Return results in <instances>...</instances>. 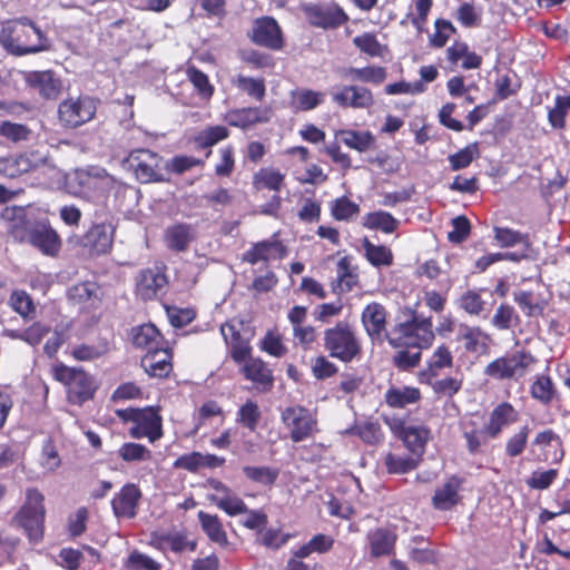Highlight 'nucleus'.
Here are the masks:
<instances>
[{
    "instance_id": "bf43d9fd",
    "label": "nucleus",
    "mask_w": 570,
    "mask_h": 570,
    "mask_svg": "<svg viewBox=\"0 0 570 570\" xmlns=\"http://www.w3.org/2000/svg\"><path fill=\"white\" fill-rule=\"evenodd\" d=\"M355 46L370 57L391 59L387 46L381 45L376 38H354Z\"/></svg>"
},
{
    "instance_id": "338daca9",
    "label": "nucleus",
    "mask_w": 570,
    "mask_h": 570,
    "mask_svg": "<svg viewBox=\"0 0 570 570\" xmlns=\"http://www.w3.org/2000/svg\"><path fill=\"white\" fill-rule=\"evenodd\" d=\"M9 304L23 318L29 317L35 312L32 299L24 291L12 292Z\"/></svg>"
},
{
    "instance_id": "4d7b16f0",
    "label": "nucleus",
    "mask_w": 570,
    "mask_h": 570,
    "mask_svg": "<svg viewBox=\"0 0 570 570\" xmlns=\"http://www.w3.org/2000/svg\"><path fill=\"white\" fill-rule=\"evenodd\" d=\"M479 157L478 144H471L458 153L449 156V163L452 170H460L470 166V164Z\"/></svg>"
},
{
    "instance_id": "473e14b6",
    "label": "nucleus",
    "mask_w": 570,
    "mask_h": 570,
    "mask_svg": "<svg viewBox=\"0 0 570 570\" xmlns=\"http://www.w3.org/2000/svg\"><path fill=\"white\" fill-rule=\"evenodd\" d=\"M164 239L168 248L184 252L194 239L193 228L186 224H175L165 230Z\"/></svg>"
},
{
    "instance_id": "aec40b11",
    "label": "nucleus",
    "mask_w": 570,
    "mask_h": 570,
    "mask_svg": "<svg viewBox=\"0 0 570 570\" xmlns=\"http://www.w3.org/2000/svg\"><path fill=\"white\" fill-rule=\"evenodd\" d=\"M115 232L112 223L96 224L86 233L83 244L91 254H107L112 247Z\"/></svg>"
},
{
    "instance_id": "c85d7f7f",
    "label": "nucleus",
    "mask_w": 570,
    "mask_h": 570,
    "mask_svg": "<svg viewBox=\"0 0 570 570\" xmlns=\"http://www.w3.org/2000/svg\"><path fill=\"white\" fill-rule=\"evenodd\" d=\"M46 156L40 151H27L16 158L8 159L3 163V170L11 177L28 173L33 168L42 165Z\"/></svg>"
},
{
    "instance_id": "39448f33",
    "label": "nucleus",
    "mask_w": 570,
    "mask_h": 570,
    "mask_svg": "<svg viewBox=\"0 0 570 570\" xmlns=\"http://www.w3.org/2000/svg\"><path fill=\"white\" fill-rule=\"evenodd\" d=\"M43 501L45 497L38 489H28L26 491V502L16 517L32 541H39L42 538L46 515Z\"/></svg>"
},
{
    "instance_id": "412c9836",
    "label": "nucleus",
    "mask_w": 570,
    "mask_h": 570,
    "mask_svg": "<svg viewBox=\"0 0 570 570\" xmlns=\"http://www.w3.org/2000/svg\"><path fill=\"white\" fill-rule=\"evenodd\" d=\"M173 353L164 345L147 352L141 358V366L150 377L164 379L173 371Z\"/></svg>"
},
{
    "instance_id": "864d4df0",
    "label": "nucleus",
    "mask_w": 570,
    "mask_h": 570,
    "mask_svg": "<svg viewBox=\"0 0 570 570\" xmlns=\"http://www.w3.org/2000/svg\"><path fill=\"white\" fill-rule=\"evenodd\" d=\"M553 383L548 375H539L533 381L530 394L542 404H549L553 399Z\"/></svg>"
},
{
    "instance_id": "ddd939ff",
    "label": "nucleus",
    "mask_w": 570,
    "mask_h": 570,
    "mask_svg": "<svg viewBox=\"0 0 570 570\" xmlns=\"http://www.w3.org/2000/svg\"><path fill=\"white\" fill-rule=\"evenodd\" d=\"M391 430L397 435L406 449L417 459L425 452V445L431 438L430 430L424 425H406L403 421L389 422Z\"/></svg>"
},
{
    "instance_id": "79ce46f5",
    "label": "nucleus",
    "mask_w": 570,
    "mask_h": 570,
    "mask_svg": "<svg viewBox=\"0 0 570 570\" xmlns=\"http://www.w3.org/2000/svg\"><path fill=\"white\" fill-rule=\"evenodd\" d=\"M244 376L259 385H272V371L261 358H249L242 368Z\"/></svg>"
},
{
    "instance_id": "69168bd1",
    "label": "nucleus",
    "mask_w": 570,
    "mask_h": 570,
    "mask_svg": "<svg viewBox=\"0 0 570 570\" xmlns=\"http://www.w3.org/2000/svg\"><path fill=\"white\" fill-rule=\"evenodd\" d=\"M0 136L13 142H19L29 139L30 129L21 124L2 120L0 121Z\"/></svg>"
},
{
    "instance_id": "8fccbe9b",
    "label": "nucleus",
    "mask_w": 570,
    "mask_h": 570,
    "mask_svg": "<svg viewBox=\"0 0 570 570\" xmlns=\"http://www.w3.org/2000/svg\"><path fill=\"white\" fill-rule=\"evenodd\" d=\"M119 458L128 463L144 462L151 459V451L142 444L126 442L118 450Z\"/></svg>"
},
{
    "instance_id": "a878e982",
    "label": "nucleus",
    "mask_w": 570,
    "mask_h": 570,
    "mask_svg": "<svg viewBox=\"0 0 570 570\" xmlns=\"http://www.w3.org/2000/svg\"><path fill=\"white\" fill-rule=\"evenodd\" d=\"M462 479L453 475L443 484L436 488L432 497V504L436 510L446 511L456 505L460 501Z\"/></svg>"
},
{
    "instance_id": "423d86ee",
    "label": "nucleus",
    "mask_w": 570,
    "mask_h": 570,
    "mask_svg": "<svg viewBox=\"0 0 570 570\" xmlns=\"http://www.w3.org/2000/svg\"><path fill=\"white\" fill-rule=\"evenodd\" d=\"M79 195L90 200H100L108 196L115 187V178L101 167H88L75 173Z\"/></svg>"
},
{
    "instance_id": "de8ad7c7",
    "label": "nucleus",
    "mask_w": 570,
    "mask_h": 570,
    "mask_svg": "<svg viewBox=\"0 0 570 570\" xmlns=\"http://www.w3.org/2000/svg\"><path fill=\"white\" fill-rule=\"evenodd\" d=\"M29 32L43 36L36 23L27 17L9 19L1 24V36L28 35Z\"/></svg>"
},
{
    "instance_id": "6ab92c4d",
    "label": "nucleus",
    "mask_w": 570,
    "mask_h": 570,
    "mask_svg": "<svg viewBox=\"0 0 570 570\" xmlns=\"http://www.w3.org/2000/svg\"><path fill=\"white\" fill-rule=\"evenodd\" d=\"M332 98L342 108L368 109L374 105L372 91L361 86H343L332 94Z\"/></svg>"
},
{
    "instance_id": "dca6fc26",
    "label": "nucleus",
    "mask_w": 570,
    "mask_h": 570,
    "mask_svg": "<svg viewBox=\"0 0 570 570\" xmlns=\"http://www.w3.org/2000/svg\"><path fill=\"white\" fill-rule=\"evenodd\" d=\"M166 285L167 277L160 268H146L136 277L135 293L141 301H153L158 297Z\"/></svg>"
},
{
    "instance_id": "603ef678",
    "label": "nucleus",
    "mask_w": 570,
    "mask_h": 570,
    "mask_svg": "<svg viewBox=\"0 0 570 570\" xmlns=\"http://www.w3.org/2000/svg\"><path fill=\"white\" fill-rule=\"evenodd\" d=\"M514 301L528 316H538L543 313L544 304L532 292H518L514 294Z\"/></svg>"
},
{
    "instance_id": "37998d69",
    "label": "nucleus",
    "mask_w": 570,
    "mask_h": 570,
    "mask_svg": "<svg viewBox=\"0 0 570 570\" xmlns=\"http://www.w3.org/2000/svg\"><path fill=\"white\" fill-rule=\"evenodd\" d=\"M459 340L468 352L479 353L487 348L489 336L480 327L463 326Z\"/></svg>"
},
{
    "instance_id": "72a5a7b5",
    "label": "nucleus",
    "mask_w": 570,
    "mask_h": 570,
    "mask_svg": "<svg viewBox=\"0 0 570 570\" xmlns=\"http://www.w3.org/2000/svg\"><path fill=\"white\" fill-rule=\"evenodd\" d=\"M289 107L295 111H307L322 105L325 94L311 89H295L289 94Z\"/></svg>"
},
{
    "instance_id": "a211bd4d",
    "label": "nucleus",
    "mask_w": 570,
    "mask_h": 570,
    "mask_svg": "<svg viewBox=\"0 0 570 570\" xmlns=\"http://www.w3.org/2000/svg\"><path fill=\"white\" fill-rule=\"evenodd\" d=\"M531 445L541 450V453L537 458L538 461L560 463L564 456L562 440L551 429L538 432L533 438Z\"/></svg>"
},
{
    "instance_id": "f03ea898",
    "label": "nucleus",
    "mask_w": 570,
    "mask_h": 570,
    "mask_svg": "<svg viewBox=\"0 0 570 570\" xmlns=\"http://www.w3.org/2000/svg\"><path fill=\"white\" fill-rule=\"evenodd\" d=\"M323 345L331 357L344 363L352 362L362 354L361 338L355 328L346 322H338L335 326L326 328Z\"/></svg>"
},
{
    "instance_id": "6e6d98bb",
    "label": "nucleus",
    "mask_w": 570,
    "mask_h": 570,
    "mask_svg": "<svg viewBox=\"0 0 570 570\" xmlns=\"http://www.w3.org/2000/svg\"><path fill=\"white\" fill-rule=\"evenodd\" d=\"M494 238L502 247H511L517 244H523L525 248L530 247L528 235L507 227H495Z\"/></svg>"
},
{
    "instance_id": "393cba45",
    "label": "nucleus",
    "mask_w": 570,
    "mask_h": 570,
    "mask_svg": "<svg viewBox=\"0 0 570 570\" xmlns=\"http://www.w3.org/2000/svg\"><path fill=\"white\" fill-rule=\"evenodd\" d=\"M518 420L519 413L512 404L508 402L500 403L492 410L487 424L489 438H498L505 428L515 423Z\"/></svg>"
},
{
    "instance_id": "13d9d810",
    "label": "nucleus",
    "mask_w": 570,
    "mask_h": 570,
    "mask_svg": "<svg viewBox=\"0 0 570 570\" xmlns=\"http://www.w3.org/2000/svg\"><path fill=\"white\" fill-rule=\"evenodd\" d=\"M229 136V130L225 126H212L203 129L196 137L199 147H212Z\"/></svg>"
},
{
    "instance_id": "052dcab7",
    "label": "nucleus",
    "mask_w": 570,
    "mask_h": 570,
    "mask_svg": "<svg viewBox=\"0 0 570 570\" xmlns=\"http://www.w3.org/2000/svg\"><path fill=\"white\" fill-rule=\"evenodd\" d=\"M348 75L352 79L379 85L385 80L386 70L383 67L351 68Z\"/></svg>"
},
{
    "instance_id": "e2e57ef3",
    "label": "nucleus",
    "mask_w": 570,
    "mask_h": 570,
    "mask_svg": "<svg viewBox=\"0 0 570 570\" xmlns=\"http://www.w3.org/2000/svg\"><path fill=\"white\" fill-rule=\"evenodd\" d=\"M124 567L127 570H159L160 563L149 556L135 550L125 560Z\"/></svg>"
},
{
    "instance_id": "5701e85b",
    "label": "nucleus",
    "mask_w": 570,
    "mask_h": 570,
    "mask_svg": "<svg viewBox=\"0 0 570 570\" xmlns=\"http://www.w3.org/2000/svg\"><path fill=\"white\" fill-rule=\"evenodd\" d=\"M140 498L141 492L136 484L128 483L124 485L111 501L115 515L117 518H134Z\"/></svg>"
},
{
    "instance_id": "c756f323",
    "label": "nucleus",
    "mask_w": 570,
    "mask_h": 570,
    "mask_svg": "<svg viewBox=\"0 0 570 570\" xmlns=\"http://www.w3.org/2000/svg\"><path fill=\"white\" fill-rule=\"evenodd\" d=\"M285 184V175L273 167H263L253 175L252 186L255 190L264 189L281 191Z\"/></svg>"
},
{
    "instance_id": "a18cd8bd",
    "label": "nucleus",
    "mask_w": 570,
    "mask_h": 570,
    "mask_svg": "<svg viewBox=\"0 0 570 570\" xmlns=\"http://www.w3.org/2000/svg\"><path fill=\"white\" fill-rule=\"evenodd\" d=\"M421 459L412 455H400L394 453H389L385 456V466L389 473L394 474H404L412 470H414Z\"/></svg>"
},
{
    "instance_id": "bb28decb",
    "label": "nucleus",
    "mask_w": 570,
    "mask_h": 570,
    "mask_svg": "<svg viewBox=\"0 0 570 570\" xmlns=\"http://www.w3.org/2000/svg\"><path fill=\"white\" fill-rule=\"evenodd\" d=\"M220 333L225 342L230 346V356L236 363H243L249 360L252 347L248 341L242 337L234 324H223Z\"/></svg>"
},
{
    "instance_id": "ea45409f",
    "label": "nucleus",
    "mask_w": 570,
    "mask_h": 570,
    "mask_svg": "<svg viewBox=\"0 0 570 570\" xmlns=\"http://www.w3.org/2000/svg\"><path fill=\"white\" fill-rule=\"evenodd\" d=\"M22 38H0V45L13 56H24L38 53L48 50L50 45L48 38H38V42L26 45L21 42Z\"/></svg>"
},
{
    "instance_id": "b1692460",
    "label": "nucleus",
    "mask_w": 570,
    "mask_h": 570,
    "mask_svg": "<svg viewBox=\"0 0 570 570\" xmlns=\"http://www.w3.org/2000/svg\"><path fill=\"white\" fill-rule=\"evenodd\" d=\"M227 122L237 128L246 129L256 124H264L271 120L268 107H246L235 109L226 115Z\"/></svg>"
},
{
    "instance_id": "f8f14e48",
    "label": "nucleus",
    "mask_w": 570,
    "mask_h": 570,
    "mask_svg": "<svg viewBox=\"0 0 570 570\" xmlns=\"http://www.w3.org/2000/svg\"><path fill=\"white\" fill-rule=\"evenodd\" d=\"M287 254V247L278 238V233H274L268 239L253 243L250 247L243 253L242 261L250 265L257 263L267 264L271 261H281L285 258Z\"/></svg>"
},
{
    "instance_id": "0eeeda50",
    "label": "nucleus",
    "mask_w": 570,
    "mask_h": 570,
    "mask_svg": "<svg viewBox=\"0 0 570 570\" xmlns=\"http://www.w3.org/2000/svg\"><path fill=\"white\" fill-rule=\"evenodd\" d=\"M281 420L289 432V438L294 443L303 442L318 431L315 415L306 407L301 405L288 406L282 410Z\"/></svg>"
},
{
    "instance_id": "e433bc0d",
    "label": "nucleus",
    "mask_w": 570,
    "mask_h": 570,
    "mask_svg": "<svg viewBox=\"0 0 570 570\" xmlns=\"http://www.w3.org/2000/svg\"><path fill=\"white\" fill-rule=\"evenodd\" d=\"M197 518L203 531L207 534L210 541L219 546L227 544V534L217 514L199 511L197 513Z\"/></svg>"
},
{
    "instance_id": "c9c22d12",
    "label": "nucleus",
    "mask_w": 570,
    "mask_h": 570,
    "mask_svg": "<svg viewBox=\"0 0 570 570\" xmlns=\"http://www.w3.org/2000/svg\"><path fill=\"white\" fill-rule=\"evenodd\" d=\"M385 402L391 407L403 409L410 404H415L421 400V392L416 387L391 386L384 394Z\"/></svg>"
},
{
    "instance_id": "2f4dec72",
    "label": "nucleus",
    "mask_w": 570,
    "mask_h": 570,
    "mask_svg": "<svg viewBox=\"0 0 570 570\" xmlns=\"http://www.w3.org/2000/svg\"><path fill=\"white\" fill-rule=\"evenodd\" d=\"M453 356L450 348L440 345L428 361V367L420 373V381H431L439 375V372L452 367Z\"/></svg>"
},
{
    "instance_id": "9b49d317",
    "label": "nucleus",
    "mask_w": 570,
    "mask_h": 570,
    "mask_svg": "<svg viewBox=\"0 0 570 570\" xmlns=\"http://www.w3.org/2000/svg\"><path fill=\"white\" fill-rule=\"evenodd\" d=\"M206 487L212 490L207 500L224 511L229 517H236L248 512L243 499L225 483L217 479L207 480Z\"/></svg>"
},
{
    "instance_id": "3c124183",
    "label": "nucleus",
    "mask_w": 570,
    "mask_h": 570,
    "mask_svg": "<svg viewBox=\"0 0 570 570\" xmlns=\"http://www.w3.org/2000/svg\"><path fill=\"white\" fill-rule=\"evenodd\" d=\"M530 428L521 426L515 433L508 438L504 452L510 458L519 456L523 453L529 441Z\"/></svg>"
},
{
    "instance_id": "7ed1b4c3",
    "label": "nucleus",
    "mask_w": 570,
    "mask_h": 570,
    "mask_svg": "<svg viewBox=\"0 0 570 570\" xmlns=\"http://www.w3.org/2000/svg\"><path fill=\"white\" fill-rule=\"evenodd\" d=\"M116 415L125 423H131L128 433L134 439L147 438L154 443L163 436V419L154 407L118 409Z\"/></svg>"
},
{
    "instance_id": "f704fd0d",
    "label": "nucleus",
    "mask_w": 570,
    "mask_h": 570,
    "mask_svg": "<svg viewBox=\"0 0 570 570\" xmlns=\"http://www.w3.org/2000/svg\"><path fill=\"white\" fill-rule=\"evenodd\" d=\"M367 540L371 556L379 558L393 552L396 537L389 530L375 529L367 534Z\"/></svg>"
},
{
    "instance_id": "f3484780",
    "label": "nucleus",
    "mask_w": 570,
    "mask_h": 570,
    "mask_svg": "<svg viewBox=\"0 0 570 570\" xmlns=\"http://www.w3.org/2000/svg\"><path fill=\"white\" fill-rule=\"evenodd\" d=\"M386 317L385 307L376 302L367 304L361 315L362 325L372 342H382L386 338Z\"/></svg>"
},
{
    "instance_id": "9d476101",
    "label": "nucleus",
    "mask_w": 570,
    "mask_h": 570,
    "mask_svg": "<svg viewBox=\"0 0 570 570\" xmlns=\"http://www.w3.org/2000/svg\"><path fill=\"white\" fill-rule=\"evenodd\" d=\"M96 114L95 101L89 97L69 98L59 105L58 117L63 127L76 128L90 121Z\"/></svg>"
},
{
    "instance_id": "20e7f679",
    "label": "nucleus",
    "mask_w": 570,
    "mask_h": 570,
    "mask_svg": "<svg viewBox=\"0 0 570 570\" xmlns=\"http://www.w3.org/2000/svg\"><path fill=\"white\" fill-rule=\"evenodd\" d=\"M52 374L55 380L66 385L68 400L71 403L82 404L94 396V381L83 370L57 364L52 367Z\"/></svg>"
},
{
    "instance_id": "1a4fd4ad",
    "label": "nucleus",
    "mask_w": 570,
    "mask_h": 570,
    "mask_svg": "<svg viewBox=\"0 0 570 570\" xmlns=\"http://www.w3.org/2000/svg\"><path fill=\"white\" fill-rule=\"evenodd\" d=\"M160 163L161 157L149 149L132 150L124 161L127 169L142 184L161 180Z\"/></svg>"
},
{
    "instance_id": "6e6552de",
    "label": "nucleus",
    "mask_w": 570,
    "mask_h": 570,
    "mask_svg": "<svg viewBox=\"0 0 570 570\" xmlns=\"http://www.w3.org/2000/svg\"><path fill=\"white\" fill-rule=\"evenodd\" d=\"M535 363L530 353L515 352L489 363L484 374L495 380H518Z\"/></svg>"
},
{
    "instance_id": "09e8293b",
    "label": "nucleus",
    "mask_w": 570,
    "mask_h": 570,
    "mask_svg": "<svg viewBox=\"0 0 570 570\" xmlns=\"http://www.w3.org/2000/svg\"><path fill=\"white\" fill-rule=\"evenodd\" d=\"M331 214L336 220H350L360 214V206L343 196L331 203Z\"/></svg>"
},
{
    "instance_id": "a19ab883",
    "label": "nucleus",
    "mask_w": 570,
    "mask_h": 570,
    "mask_svg": "<svg viewBox=\"0 0 570 570\" xmlns=\"http://www.w3.org/2000/svg\"><path fill=\"white\" fill-rule=\"evenodd\" d=\"M340 139L348 148L360 153L367 151L374 144V136L370 131H356L352 129L340 130L336 132Z\"/></svg>"
},
{
    "instance_id": "58836bf2",
    "label": "nucleus",
    "mask_w": 570,
    "mask_h": 570,
    "mask_svg": "<svg viewBox=\"0 0 570 570\" xmlns=\"http://www.w3.org/2000/svg\"><path fill=\"white\" fill-rule=\"evenodd\" d=\"M364 256L374 267H389L393 264V253L384 245H375L368 238L362 239Z\"/></svg>"
},
{
    "instance_id": "774afa93",
    "label": "nucleus",
    "mask_w": 570,
    "mask_h": 570,
    "mask_svg": "<svg viewBox=\"0 0 570 570\" xmlns=\"http://www.w3.org/2000/svg\"><path fill=\"white\" fill-rule=\"evenodd\" d=\"M421 350L410 351V348H402L393 356V364L401 371H409L416 367L421 361Z\"/></svg>"
},
{
    "instance_id": "4be33fe9",
    "label": "nucleus",
    "mask_w": 570,
    "mask_h": 570,
    "mask_svg": "<svg viewBox=\"0 0 570 570\" xmlns=\"http://www.w3.org/2000/svg\"><path fill=\"white\" fill-rule=\"evenodd\" d=\"M0 216L8 224L7 229L12 238L18 243H24L33 227V223L27 219L26 209L21 206H7Z\"/></svg>"
},
{
    "instance_id": "4c0bfd02",
    "label": "nucleus",
    "mask_w": 570,
    "mask_h": 570,
    "mask_svg": "<svg viewBox=\"0 0 570 570\" xmlns=\"http://www.w3.org/2000/svg\"><path fill=\"white\" fill-rule=\"evenodd\" d=\"M363 227L371 230H380L384 234L394 233L399 226L400 222L390 213L384 210H375L366 214L363 217Z\"/></svg>"
},
{
    "instance_id": "49530a36",
    "label": "nucleus",
    "mask_w": 570,
    "mask_h": 570,
    "mask_svg": "<svg viewBox=\"0 0 570 570\" xmlns=\"http://www.w3.org/2000/svg\"><path fill=\"white\" fill-rule=\"evenodd\" d=\"M336 276L341 292H350L357 283V274L352 267L351 258L344 256L338 259L336 266Z\"/></svg>"
},
{
    "instance_id": "4468645a",
    "label": "nucleus",
    "mask_w": 570,
    "mask_h": 570,
    "mask_svg": "<svg viewBox=\"0 0 570 570\" xmlns=\"http://www.w3.org/2000/svg\"><path fill=\"white\" fill-rule=\"evenodd\" d=\"M305 16L312 26L323 29H336L348 21L347 13L337 3L308 6Z\"/></svg>"
},
{
    "instance_id": "c03bdc74",
    "label": "nucleus",
    "mask_w": 570,
    "mask_h": 570,
    "mask_svg": "<svg viewBox=\"0 0 570 570\" xmlns=\"http://www.w3.org/2000/svg\"><path fill=\"white\" fill-rule=\"evenodd\" d=\"M233 85L257 101H262L265 98L266 86L263 78H252L238 75L233 79Z\"/></svg>"
},
{
    "instance_id": "7c9ffc66",
    "label": "nucleus",
    "mask_w": 570,
    "mask_h": 570,
    "mask_svg": "<svg viewBox=\"0 0 570 570\" xmlns=\"http://www.w3.org/2000/svg\"><path fill=\"white\" fill-rule=\"evenodd\" d=\"M27 81L46 98H56L60 92L61 83L49 70L30 72Z\"/></svg>"
},
{
    "instance_id": "0e129e2a",
    "label": "nucleus",
    "mask_w": 570,
    "mask_h": 570,
    "mask_svg": "<svg viewBox=\"0 0 570 570\" xmlns=\"http://www.w3.org/2000/svg\"><path fill=\"white\" fill-rule=\"evenodd\" d=\"M219 160L215 165V174L218 177H229L235 168V151L233 146L228 145L218 150Z\"/></svg>"
},
{
    "instance_id": "5fc2aeb1",
    "label": "nucleus",
    "mask_w": 570,
    "mask_h": 570,
    "mask_svg": "<svg viewBox=\"0 0 570 570\" xmlns=\"http://www.w3.org/2000/svg\"><path fill=\"white\" fill-rule=\"evenodd\" d=\"M261 420V411L258 405L253 401H247L243 404L236 416V421L249 431L254 432Z\"/></svg>"
},
{
    "instance_id": "680f3d73",
    "label": "nucleus",
    "mask_w": 570,
    "mask_h": 570,
    "mask_svg": "<svg viewBox=\"0 0 570 570\" xmlns=\"http://www.w3.org/2000/svg\"><path fill=\"white\" fill-rule=\"evenodd\" d=\"M243 473L250 481L266 485L273 484L278 476V470L269 466L246 465L243 468Z\"/></svg>"
},
{
    "instance_id": "f257e3e1",
    "label": "nucleus",
    "mask_w": 570,
    "mask_h": 570,
    "mask_svg": "<svg viewBox=\"0 0 570 570\" xmlns=\"http://www.w3.org/2000/svg\"><path fill=\"white\" fill-rule=\"evenodd\" d=\"M434 338L431 318L416 314L409 321L397 323L386 333V341L395 348H429Z\"/></svg>"
},
{
    "instance_id": "2eb2a0df",
    "label": "nucleus",
    "mask_w": 570,
    "mask_h": 570,
    "mask_svg": "<svg viewBox=\"0 0 570 570\" xmlns=\"http://www.w3.org/2000/svg\"><path fill=\"white\" fill-rule=\"evenodd\" d=\"M24 243L31 244L46 256H57L61 248V240L57 232L45 222L33 223Z\"/></svg>"
},
{
    "instance_id": "cd10ccee",
    "label": "nucleus",
    "mask_w": 570,
    "mask_h": 570,
    "mask_svg": "<svg viewBox=\"0 0 570 570\" xmlns=\"http://www.w3.org/2000/svg\"><path fill=\"white\" fill-rule=\"evenodd\" d=\"M130 341L137 348L154 351L165 344L164 338L157 327L151 324H142L131 328Z\"/></svg>"
}]
</instances>
